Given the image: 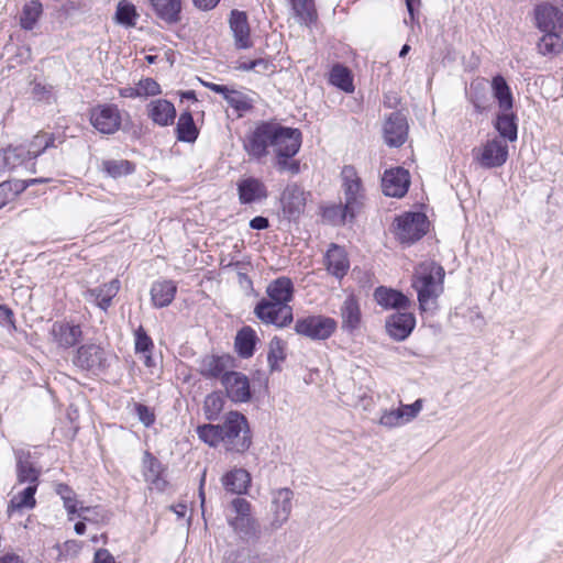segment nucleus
Segmentation results:
<instances>
[{"instance_id":"nucleus-39","label":"nucleus","mask_w":563,"mask_h":563,"mask_svg":"<svg viewBox=\"0 0 563 563\" xmlns=\"http://www.w3.org/2000/svg\"><path fill=\"white\" fill-rule=\"evenodd\" d=\"M495 128L505 140L514 142L517 140L516 115L510 111H501L496 118Z\"/></svg>"},{"instance_id":"nucleus-1","label":"nucleus","mask_w":563,"mask_h":563,"mask_svg":"<svg viewBox=\"0 0 563 563\" xmlns=\"http://www.w3.org/2000/svg\"><path fill=\"white\" fill-rule=\"evenodd\" d=\"M243 146L247 155L256 161L273 154L279 172L291 175L300 172L299 162L291 159L301 146V132L298 129L262 122L245 136Z\"/></svg>"},{"instance_id":"nucleus-7","label":"nucleus","mask_w":563,"mask_h":563,"mask_svg":"<svg viewBox=\"0 0 563 563\" xmlns=\"http://www.w3.org/2000/svg\"><path fill=\"white\" fill-rule=\"evenodd\" d=\"M336 329V321L325 316H309L298 319L295 331L311 340H327Z\"/></svg>"},{"instance_id":"nucleus-58","label":"nucleus","mask_w":563,"mask_h":563,"mask_svg":"<svg viewBox=\"0 0 563 563\" xmlns=\"http://www.w3.org/2000/svg\"><path fill=\"white\" fill-rule=\"evenodd\" d=\"M64 507L67 510L68 515L74 516L77 515L79 511L78 507V500L74 497H66L65 500H63Z\"/></svg>"},{"instance_id":"nucleus-57","label":"nucleus","mask_w":563,"mask_h":563,"mask_svg":"<svg viewBox=\"0 0 563 563\" xmlns=\"http://www.w3.org/2000/svg\"><path fill=\"white\" fill-rule=\"evenodd\" d=\"M93 563H117L113 555L106 549H99L95 553Z\"/></svg>"},{"instance_id":"nucleus-34","label":"nucleus","mask_w":563,"mask_h":563,"mask_svg":"<svg viewBox=\"0 0 563 563\" xmlns=\"http://www.w3.org/2000/svg\"><path fill=\"white\" fill-rule=\"evenodd\" d=\"M493 96L498 102L501 111H510L514 106V98L510 88L500 75H497L492 80Z\"/></svg>"},{"instance_id":"nucleus-24","label":"nucleus","mask_w":563,"mask_h":563,"mask_svg":"<svg viewBox=\"0 0 563 563\" xmlns=\"http://www.w3.org/2000/svg\"><path fill=\"white\" fill-rule=\"evenodd\" d=\"M325 266L328 272L336 278L344 277L350 268L345 250L336 244H331L325 254Z\"/></svg>"},{"instance_id":"nucleus-20","label":"nucleus","mask_w":563,"mask_h":563,"mask_svg":"<svg viewBox=\"0 0 563 563\" xmlns=\"http://www.w3.org/2000/svg\"><path fill=\"white\" fill-rule=\"evenodd\" d=\"M416 325L415 316L410 312H397L388 317L386 330L396 341H402L410 335Z\"/></svg>"},{"instance_id":"nucleus-10","label":"nucleus","mask_w":563,"mask_h":563,"mask_svg":"<svg viewBox=\"0 0 563 563\" xmlns=\"http://www.w3.org/2000/svg\"><path fill=\"white\" fill-rule=\"evenodd\" d=\"M90 122L102 134H113L121 126V114L113 104H102L92 109Z\"/></svg>"},{"instance_id":"nucleus-6","label":"nucleus","mask_w":563,"mask_h":563,"mask_svg":"<svg viewBox=\"0 0 563 563\" xmlns=\"http://www.w3.org/2000/svg\"><path fill=\"white\" fill-rule=\"evenodd\" d=\"M532 16L533 25L540 32L563 33V8L543 1L533 7Z\"/></svg>"},{"instance_id":"nucleus-14","label":"nucleus","mask_w":563,"mask_h":563,"mask_svg":"<svg viewBox=\"0 0 563 563\" xmlns=\"http://www.w3.org/2000/svg\"><path fill=\"white\" fill-rule=\"evenodd\" d=\"M477 158L479 164L485 168L504 165L508 158V145L506 141L500 139L487 141Z\"/></svg>"},{"instance_id":"nucleus-8","label":"nucleus","mask_w":563,"mask_h":563,"mask_svg":"<svg viewBox=\"0 0 563 563\" xmlns=\"http://www.w3.org/2000/svg\"><path fill=\"white\" fill-rule=\"evenodd\" d=\"M292 499L294 493L289 488H278L272 493L268 523L271 531L279 530L289 520L292 511Z\"/></svg>"},{"instance_id":"nucleus-3","label":"nucleus","mask_w":563,"mask_h":563,"mask_svg":"<svg viewBox=\"0 0 563 563\" xmlns=\"http://www.w3.org/2000/svg\"><path fill=\"white\" fill-rule=\"evenodd\" d=\"M294 284L288 277H278L266 287L268 298H263L255 307L256 317L266 324L285 328L292 322Z\"/></svg>"},{"instance_id":"nucleus-45","label":"nucleus","mask_w":563,"mask_h":563,"mask_svg":"<svg viewBox=\"0 0 563 563\" xmlns=\"http://www.w3.org/2000/svg\"><path fill=\"white\" fill-rule=\"evenodd\" d=\"M224 406V399L218 391H213L205 398L203 415L207 420L214 421L219 418Z\"/></svg>"},{"instance_id":"nucleus-11","label":"nucleus","mask_w":563,"mask_h":563,"mask_svg":"<svg viewBox=\"0 0 563 563\" xmlns=\"http://www.w3.org/2000/svg\"><path fill=\"white\" fill-rule=\"evenodd\" d=\"M221 384L231 401L242 404L251 399L250 380L245 374L232 371L222 376Z\"/></svg>"},{"instance_id":"nucleus-40","label":"nucleus","mask_w":563,"mask_h":563,"mask_svg":"<svg viewBox=\"0 0 563 563\" xmlns=\"http://www.w3.org/2000/svg\"><path fill=\"white\" fill-rule=\"evenodd\" d=\"M330 82L343 90L344 92L352 93L354 91L353 76L351 70L341 65L335 64L330 71Z\"/></svg>"},{"instance_id":"nucleus-44","label":"nucleus","mask_w":563,"mask_h":563,"mask_svg":"<svg viewBox=\"0 0 563 563\" xmlns=\"http://www.w3.org/2000/svg\"><path fill=\"white\" fill-rule=\"evenodd\" d=\"M139 13L135 5L126 0H120L115 11V22L126 27H133L136 24Z\"/></svg>"},{"instance_id":"nucleus-64","label":"nucleus","mask_w":563,"mask_h":563,"mask_svg":"<svg viewBox=\"0 0 563 563\" xmlns=\"http://www.w3.org/2000/svg\"><path fill=\"white\" fill-rule=\"evenodd\" d=\"M0 563H24L19 555L14 553H7L0 558Z\"/></svg>"},{"instance_id":"nucleus-56","label":"nucleus","mask_w":563,"mask_h":563,"mask_svg":"<svg viewBox=\"0 0 563 563\" xmlns=\"http://www.w3.org/2000/svg\"><path fill=\"white\" fill-rule=\"evenodd\" d=\"M235 517H245L251 515V504L244 498H234L231 503Z\"/></svg>"},{"instance_id":"nucleus-23","label":"nucleus","mask_w":563,"mask_h":563,"mask_svg":"<svg viewBox=\"0 0 563 563\" xmlns=\"http://www.w3.org/2000/svg\"><path fill=\"white\" fill-rule=\"evenodd\" d=\"M240 202L249 205L267 198V189L264 183L257 178L249 177L238 183Z\"/></svg>"},{"instance_id":"nucleus-16","label":"nucleus","mask_w":563,"mask_h":563,"mask_svg":"<svg viewBox=\"0 0 563 563\" xmlns=\"http://www.w3.org/2000/svg\"><path fill=\"white\" fill-rule=\"evenodd\" d=\"M49 334L53 342H55L59 347L69 349L80 341L82 331L78 324L56 321L53 323Z\"/></svg>"},{"instance_id":"nucleus-41","label":"nucleus","mask_w":563,"mask_h":563,"mask_svg":"<svg viewBox=\"0 0 563 563\" xmlns=\"http://www.w3.org/2000/svg\"><path fill=\"white\" fill-rule=\"evenodd\" d=\"M291 4L298 23L309 25L317 20V12L312 0H288Z\"/></svg>"},{"instance_id":"nucleus-26","label":"nucleus","mask_w":563,"mask_h":563,"mask_svg":"<svg viewBox=\"0 0 563 563\" xmlns=\"http://www.w3.org/2000/svg\"><path fill=\"white\" fill-rule=\"evenodd\" d=\"M177 292V285L173 280L162 279L153 283L151 299L155 308L168 307Z\"/></svg>"},{"instance_id":"nucleus-4","label":"nucleus","mask_w":563,"mask_h":563,"mask_svg":"<svg viewBox=\"0 0 563 563\" xmlns=\"http://www.w3.org/2000/svg\"><path fill=\"white\" fill-rule=\"evenodd\" d=\"M444 268L434 261H424L416 268L412 276V287L418 294L421 311H434L438 299L444 290Z\"/></svg>"},{"instance_id":"nucleus-12","label":"nucleus","mask_w":563,"mask_h":563,"mask_svg":"<svg viewBox=\"0 0 563 563\" xmlns=\"http://www.w3.org/2000/svg\"><path fill=\"white\" fill-rule=\"evenodd\" d=\"M383 133L387 145L394 147L401 146L408 135V122L406 117L401 112L390 113L384 122Z\"/></svg>"},{"instance_id":"nucleus-22","label":"nucleus","mask_w":563,"mask_h":563,"mask_svg":"<svg viewBox=\"0 0 563 563\" xmlns=\"http://www.w3.org/2000/svg\"><path fill=\"white\" fill-rule=\"evenodd\" d=\"M231 367L232 358L230 356L207 355L201 360L199 371L206 378H220L221 380L223 375L232 372Z\"/></svg>"},{"instance_id":"nucleus-36","label":"nucleus","mask_w":563,"mask_h":563,"mask_svg":"<svg viewBox=\"0 0 563 563\" xmlns=\"http://www.w3.org/2000/svg\"><path fill=\"white\" fill-rule=\"evenodd\" d=\"M156 14L167 23L179 21L180 0H151Z\"/></svg>"},{"instance_id":"nucleus-38","label":"nucleus","mask_w":563,"mask_h":563,"mask_svg":"<svg viewBox=\"0 0 563 563\" xmlns=\"http://www.w3.org/2000/svg\"><path fill=\"white\" fill-rule=\"evenodd\" d=\"M37 484L27 485L22 490L14 494L10 500L9 509L22 511L24 509H32L35 507V493Z\"/></svg>"},{"instance_id":"nucleus-37","label":"nucleus","mask_w":563,"mask_h":563,"mask_svg":"<svg viewBox=\"0 0 563 563\" xmlns=\"http://www.w3.org/2000/svg\"><path fill=\"white\" fill-rule=\"evenodd\" d=\"M177 140L180 142L191 143L198 137V129L195 124L192 114L188 111L183 112L176 125Z\"/></svg>"},{"instance_id":"nucleus-27","label":"nucleus","mask_w":563,"mask_h":563,"mask_svg":"<svg viewBox=\"0 0 563 563\" xmlns=\"http://www.w3.org/2000/svg\"><path fill=\"white\" fill-rule=\"evenodd\" d=\"M229 525L242 540L250 541L260 538V525L251 515L230 518Z\"/></svg>"},{"instance_id":"nucleus-49","label":"nucleus","mask_w":563,"mask_h":563,"mask_svg":"<svg viewBox=\"0 0 563 563\" xmlns=\"http://www.w3.org/2000/svg\"><path fill=\"white\" fill-rule=\"evenodd\" d=\"M224 99L230 107L234 108L238 111H246L251 109V103L247 97L240 91L229 89Z\"/></svg>"},{"instance_id":"nucleus-43","label":"nucleus","mask_w":563,"mask_h":563,"mask_svg":"<svg viewBox=\"0 0 563 563\" xmlns=\"http://www.w3.org/2000/svg\"><path fill=\"white\" fill-rule=\"evenodd\" d=\"M43 7L42 3L37 0H31L25 3L22 9V13L20 16V25L24 30H33L37 20L42 15Z\"/></svg>"},{"instance_id":"nucleus-50","label":"nucleus","mask_w":563,"mask_h":563,"mask_svg":"<svg viewBox=\"0 0 563 563\" xmlns=\"http://www.w3.org/2000/svg\"><path fill=\"white\" fill-rule=\"evenodd\" d=\"M285 358L283 341L274 338L269 343L268 362L272 369L277 367L278 362Z\"/></svg>"},{"instance_id":"nucleus-48","label":"nucleus","mask_w":563,"mask_h":563,"mask_svg":"<svg viewBox=\"0 0 563 563\" xmlns=\"http://www.w3.org/2000/svg\"><path fill=\"white\" fill-rule=\"evenodd\" d=\"M355 214L346 211L345 202L324 208L323 218L333 224H343L346 218L353 219Z\"/></svg>"},{"instance_id":"nucleus-60","label":"nucleus","mask_w":563,"mask_h":563,"mask_svg":"<svg viewBox=\"0 0 563 563\" xmlns=\"http://www.w3.org/2000/svg\"><path fill=\"white\" fill-rule=\"evenodd\" d=\"M273 65L264 58L255 59L254 70L258 74H264L271 70Z\"/></svg>"},{"instance_id":"nucleus-17","label":"nucleus","mask_w":563,"mask_h":563,"mask_svg":"<svg viewBox=\"0 0 563 563\" xmlns=\"http://www.w3.org/2000/svg\"><path fill=\"white\" fill-rule=\"evenodd\" d=\"M229 25L234 38L235 47L239 49L250 48L252 46V41L246 13L239 10H232L230 13Z\"/></svg>"},{"instance_id":"nucleus-31","label":"nucleus","mask_w":563,"mask_h":563,"mask_svg":"<svg viewBox=\"0 0 563 563\" xmlns=\"http://www.w3.org/2000/svg\"><path fill=\"white\" fill-rule=\"evenodd\" d=\"M342 328L347 331L355 330L361 322V309L356 298L350 295L341 306Z\"/></svg>"},{"instance_id":"nucleus-63","label":"nucleus","mask_w":563,"mask_h":563,"mask_svg":"<svg viewBox=\"0 0 563 563\" xmlns=\"http://www.w3.org/2000/svg\"><path fill=\"white\" fill-rule=\"evenodd\" d=\"M203 86L209 88L213 92L221 93L223 96V98L225 97L228 90L230 89L227 86L218 85V84H213V82H203Z\"/></svg>"},{"instance_id":"nucleus-19","label":"nucleus","mask_w":563,"mask_h":563,"mask_svg":"<svg viewBox=\"0 0 563 563\" xmlns=\"http://www.w3.org/2000/svg\"><path fill=\"white\" fill-rule=\"evenodd\" d=\"M307 194L297 184H289L282 194V205L285 213L290 218L298 217L305 209Z\"/></svg>"},{"instance_id":"nucleus-30","label":"nucleus","mask_w":563,"mask_h":563,"mask_svg":"<svg viewBox=\"0 0 563 563\" xmlns=\"http://www.w3.org/2000/svg\"><path fill=\"white\" fill-rule=\"evenodd\" d=\"M143 465L144 478L150 484L151 488H155L158 490L164 489L166 482L162 478V463L152 454L146 452L144 454Z\"/></svg>"},{"instance_id":"nucleus-32","label":"nucleus","mask_w":563,"mask_h":563,"mask_svg":"<svg viewBox=\"0 0 563 563\" xmlns=\"http://www.w3.org/2000/svg\"><path fill=\"white\" fill-rule=\"evenodd\" d=\"M251 483V476L243 468H234L222 477V485L228 492L243 494L247 490Z\"/></svg>"},{"instance_id":"nucleus-35","label":"nucleus","mask_w":563,"mask_h":563,"mask_svg":"<svg viewBox=\"0 0 563 563\" xmlns=\"http://www.w3.org/2000/svg\"><path fill=\"white\" fill-rule=\"evenodd\" d=\"M257 335L251 327H243L235 336V349L240 356L247 358L254 353Z\"/></svg>"},{"instance_id":"nucleus-2","label":"nucleus","mask_w":563,"mask_h":563,"mask_svg":"<svg viewBox=\"0 0 563 563\" xmlns=\"http://www.w3.org/2000/svg\"><path fill=\"white\" fill-rule=\"evenodd\" d=\"M198 438L211 448L222 444L229 452L243 453L252 444L247 419L239 411H229L222 423H207L197 428Z\"/></svg>"},{"instance_id":"nucleus-55","label":"nucleus","mask_w":563,"mask_h":563,"mask_svg":"<svg viewBox=\"0 0 563 563\" xmlns=\"http://www.w3.org/2000/svg\"><path fill=\"white\" fill-rule=\"evenodd\" d=\"M135 412L139 420L145 426L151 427L155 422V415L151 408L143 404H135Z\"/></svg>"},{"instance_id":"nucleus-52","label":"nucleus","mask_w":563,"mask_h":563,"mask_svg":"<svg viewBox=\"0 0 563 563\" xmlns=\"http://www.w3.org/2000/svg\"><path fill=\"white\" fill-rule=\"evenodd\" d=\"M136 93L141 97L156 96L161 93V86L153 78H145L139 81Z\"/></svg>"},{"instance_id":"nucleus-13","label":"nucleus","mask_w":563,"mask_h":563,"mask_svg":"<svg viewBox=\"0 0 563 563\" xmlns=\"http://www.w3.org/2000/svg\"><path fill=\"white\" fill-rule=\"evenodd\" d=\"M410 177L402 167L393 168L384 173L382 179L383 191L386 196L401 198L408 191Z\"/></svg>"},{"instance_id":"nucleus-51","label":"nucleus","mask_w":563,"mask_h":563,"mask_svg":"<svg viewBox=\"0 0 563 563\" xmlns=\"http://www.w3.org/2000/svg\"><path fill=\"white\" fill-rule=\"evenodd\" d=\"M422 399H417L411 405H402L400 408H398L399 413H401L402 423L410 422L411 420H413L422 410Z\"/></svg>"},{"instance_id":"nucleus-54","label":"nucleus","mask_w":563,"mask_h":563,"mask_svg":"<svg viewBox=\"0 0 563 563\" xmlns=\"http://www.w3.org/2000/svg\"><path fill=\"white\" fill-rule=\"evenodd\" d=\"M379 424L387 427V428H395L399 427L402 423L401 420V413H399V410H386L382 413L379 418Z\"/></svg>"},{"instance_id":"nucleus-5","label":"nucleus","mask_w":563,"mask_h":563,"mask_svg":"<svg viewBox=\"0 0 563 563\" xmlns=\"http://www.w3.org/2000/svg\"><path fill=\"white\" fill-rule=\"evenodd\" d=\"M341 188L346 211L356 214L363 207L364 189L356 169L346 165L341 170Z\"/></svg>"},{"instance_id":"nucleus-53","label":"nucleus","mask_w":563,"mask_h":563,"mask_svg":"<svg viewBox=\"0 0 563 563\" xmlns=\"http://www.w3.org/2000/svg\"><path fill=\"white\" fill-rule=\"evenodd\" d=\"M100 510L101 509L99 507H85L80 505L77 516L84 521L98 523L106 519V516L100 514Z\"/></svg>"},{"instance_id":"nucleus-18","label":"nucleus","mask_w":563,"mask_h":563,"mask_svg":"<svg viewBox=\"0 0 563 563\" xmlns=\"http://www.w3.org/2000/svg\"><path fill=\"white\" fill-rule=\"evenodd\" d=\"M106 361L103 350L97 344H84L78 347L76 355L73 358L75 366L93 371L103 366Z\"/></svg>"},{"instance_id":"nucleus-28","label":"nucleus","mask_w":563,"mask_h":563,"mask_svg":"<svg viewBox=\"0 0 563 563\" xmlns=\"http://www.w3.org/2000/svg\"><path fill=\"white\" fill-rule=\"evenodd\" d=\"M16 457V476L19 484L27 483L37 484L40 470L36 468L33 462L30 460V454L24 451H19L15 454Z\"/></svg>"},{"instance_id":"nucleus-62","label":"nucleus","mask_w":563,"mask_h":563,"mask_svg":"<svg viewBox=\"0 0 563 563\" xmlns=\"http://www.w3.org/2000/svg\"><path fill=\"white\" fill-rule=\"evenodd\" d=\"M0 319L4 322L13 324V312L7 306H0Z\"/></svg>"},{"instance_id":"nucleus-9","label":"nucleus","mask_w":563,"mask_h":563,"mask_svg":"<svg viewBox=\"0 0 563 563\" xmlns=\"http://www.w3.org/2000/svg\"><path fill=\"white\" fill-rule=\"evenodd\" d=\"M426 232L427 218L422 213H406L397 219V236L404 243H412Z\"/></svg>"},{"instance_id":"nucleus-61","label":"nucleus","mask_w":563,"mask_h":563,"mask_svg":"<svg viewBox=\"0 0 563 563\" xmlns=\"http://www.w3.org/2000/svg\"><path fill=\"white\" fill-rule=\"evenodd\" d=\"M219 1L220 0H194V3L201 10H211L219 3Z\"/></svg>"},{"instance_id":"nucleus-21","label":"nucleus","mask_w":563,"mask_h":563,"mask_svg":"<svg viewBox=\"0 0 563 563\" xmlns=\"http://www.w3.org/2000/svg\"><path fill=\"white\" fill-rule=\"evenodd\" d=\"M148 118L159 126H167L174 123L176 109L174 104L166 99L152 100L146 106Z\"/></svg>"},{"instance_id":"nucleus-25","label":"nucleus","mask_w":563,"mask_h":563,"mask_svg":"<svg viewBox=\"0 0 563 563\" xmlns=\"http://www.w3.org/2000/svg\"><path fill=\"white\" fill-rule=\"evenodd\" d=\"M374 298L385 309L407 310L410 307V300L407 296L398 290L383 286L376 288Z\"/></svg>"},{"instance_id":"nucleus-33","label":"nucleus","mask_w":563,"mask_h":563,"mask_svg":"<svg viewBox=\"0 0 563 563\" xmlns=\"http://www.w3.org/2000/svg\"><path fill=\"white\" fill-rule=\"evenodd\" d=\"M29 161L26 147L23 145L9 146L0 151V168L12 170Z\"/></svg>"},{"instance_id":"nucleus-15","label":"nucleus","mask_w":563,"mask_h":563,"mask_svg":"<svg viewBox=\"0 0 563 563\" xmlns=\"http://www.w3.org/2000/svg\"><path fill=\"white\" fill-rule=\"evenodd\" d=\"M121 288V282L118 278L110 280L95 288H89L84 292V297L88 302L107 311L112 305V299L118 295Z\"/></svg>"},{"instance_id":"nucleus-59","label":"nucleus","mask_w":563,"mask_h":563,"mask_svg":"<svg viewBox=\"0 0 563 563\" xmlns=\"http://www.w3.org/2000/svg\"><path fill=\"white\" fill-rule=\"evenodd\" d=\"M269 225L268 219L265 217H255L250 221V227L254 230H264Z\"/></svg>"},{"instance_id":"nucleus-42","label":"nucleus","mask_w":563,"mask_h":563,"mask_svg":"<svg viewBox=\"0 0 563 563\" xmlns=\"http://www.w3.org/2000/svg\"><path fill=\"white\" fill-rule=\"evenodd\" d=\"M543 35L538 42V51L542 55H556L563 51V33L542 32Z\"/></svg>"},{"instance_id":"nucleus-46","label":"nucleus","mask_w":563,"mask_h":563,"mask_svg":"<svg viewBox=\"0 0 563 563\" xmlns=\"http://www.w3.org/2000/svg\"><path fill=\"white\" fill-rule=\"evenodd\" d=\"M55 137L52 134L41 132L37 133L26 147L29 159L36 158L46 148L54 145Z\"/></svg>"},{"instance_id":"nucleus-29","label":"nucleus","mask_w":563,"mask_h":563,"mask_svg":"<svg viewBox=\"0 0 563 563\" xmlns=\"http://www.w3.org/2000/svg\"><path fill=\"white\" fill-rule=\"evenodd\" d=\"M134 349L146 367L155 366V361L152 357L154 343L142 325L134 331Z\"/></svg>"},{"instance_id":"nucleus-47","label":"nucleus","mask_w":563,"mask_h":563,"mask_svg":"<svg viewBox=\"0 0 563 563\" xmlns=\"http://www.w3.org/2000/svg\"><path fill=\"white\" fill-rule=\"evenodd\" d=\"M102 169L111 177L118 178L133 172V165L126 159H108L102 163Z\"/></svg>"}]
</instances>
